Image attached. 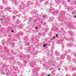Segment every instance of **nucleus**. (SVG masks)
<instances>
[{"mask_svg":"<svg viewBox=\"0 0 76 76\" xmlns=\"http://www.w3.org/2000/svg\"><path fill=\"white\" fill-rule=\"evenodd\" d=\"M48 12H51V13H54L55 12L56 13H58V12L55 10H52L51 9H50L48 11Z\"/></svg>","mask_w":76,"mask_h":76,"instance_id":"f257e3e1","label":"nucleus"},{"mask_svg":"<svg viewBox=\"0 0 76 76\" xmlns=\"http://www.w3.org/2000/svg\"><path fill=\"white\" fill-rule=\"evenodd\" d=\"M50 65H52V66H54L55 64V61L53 60H50Z\"/></svg>","mask_w":76,"mask_h":76,"instance_id":"f03ea898","label":"nucleus"},{"mask_svg":"<svg viewBox=\"0 0 76 76\" xmlns=\"http://www.w3.org/2000/svg\"><path fill=\"white\" fill-rule=\"evenodd\" d=\"M60 55V53H58L57 51H56L55 53V55L56 56H58Z\"/></svg>","mask_w":76,"mask_h":76,"instance_id":"7ed1b4c3","label":"nucleus"},{"mask_svg":"<svg viewBox=\"0 0 76 76\" xmlns=\"http://www.w3.org/2000/svg\"><path fill=\"white\" fill-rule=\"evenodd\" d=\"M11 10V8L9 7L7 8H6L5 9V10Z\"/></svg>","mask_w":76,"mask_h":76,"instance_id":"20e7f679","label":"nucleus"},{"mask_svg":"<svg viewBox=\"0 0 76 76\" xmlns=\"http://www.w3.org/2000/svg\"><path fill=\"white\" fill-rule=\"evenodd\" d=\"M61 58L64 59V56L63 55H61Z\"/></svg>","mask_w":76,"mask_h":76,"instance_id":"39448f33","label":"nucleus"},{"mask_svg":"<svg viewBox=\"0 0 76 76\" xmlns=\"http://www.w3.org/2000/svg\"><path fill=\"white\" fill-rule=\"evenodd\" d=\"M29 21H32V18L31 17H30L29 18Z\"/></svg>","mask_w":76,"mask_h":76,"instance_id":"423d86ee","label":"nucleus"},{"mask_svg":"<svg viewBox=\"0 0 76 76\" xmlns=\"http://www.w3.org/2000/svg\"><path fill=\"white\" fill-rule=\"evenodd\" d=\"M67 60L68 61H70V58H69V57H68L67 58Z\"/></svg>","mask_w":76,"mask_h":76,"instance_id":"0eeeda50","label":"nucleus"},{"mask_svg":"<svg viewBox=\"0 0 76 76\" xmlns=\"http://www.w3.org/2000/svg\"><path fill=\"white\" fill-rule=\"evenodd\" d=\"M20 9H24V7H23V6H22L20 7Z\"/></svg>","mask_w":76,"mask_h":76,"instance_id":"6e6552de","label":"nucleus"},{"mask_svg":"<svg viewBox=\"0 0 76 76\" xmlns=\"http://www.w3.org/2000/svg\"><path fill=\"white\" fill-rule=\"evenodd\" d=\"M46 45H47V44H45L43 45V47H46Z\"/></svg>","mask_w":76,"mask_h":76,"instance_id":"1a4fd4ad","label":"nucleus"},{"mask_svg":"<svg viewBox=\"0 0 76 76\" xmlns=\"http://www.w3.org/2000/svg\"><path fill=\"white\" fill-rule=\"evenodd\" d=\"M73 76H76V73H74V74H73Z\"/></svg>","mask_w":76,"mask_h":76,"instance_id":"9d476101","label":"nucleus"},{"mask_svg":"<svg viewBox=\"0 0 76 76\" xmlns=\"http://www.w3.org/2000/svg\"><path fill=\"white\" fill-rule=\"evenodd\" d=\"M45 15H43V18H45Z\"/></svg>","mask_w":76,"mask_h":76,"instance_id":"9b49d317","label":"nucleus"},{"mask_svg":"<svg viewBox=\"0 0 76 76\" xmlns=\"http://www.w3.org/2000/svg\"><path fill=\"white\" fill-rule=\"evenodd\" d=\"M68 32L70 33V34H71V33H72V31H68Z\"/></svg>","mask_w":76,"mask_h":76,"instance_id":"f8f14e48","label":"nucleus"},{"mask_svg":"<svg viewBox=\"0 0 76 76\" xmlns=\"http://www.w3.org/2000/svg\"><path fill=\"white\" fill-rule=\"evenodd\" d=\"M72 38H71V39H69V41H71V40H72Z\"/></svg>","mask_w":76,"mask_h":76,"instance_id":"ddd939ff","label":"nucleus"},{"mask_svg":"<svg viewBox=\"0 0 76 76\" xmlns=\"http://www.w3.org/2000/svg\"><path fill=\"white\" fill-rule=\"evenodd\" d=\"M59 42H60V44H62L61 43L62 42V41H60Z\"/></svg>","mask_w":76,"mask_h":76,"instance_id":"4468645a","label":"nucleus"},{"mask_svg":"<svg viewBox=\"0 0 76 76\" xmlns=\"http://www.w3.org/2000/svg\"><path fill=\"white\" fill-rule=\"evenodd\" d=\"M74 69L75 70H76V67H74Z\"/></svg>","mask_w":76,"mask_h":76,"instance_id":"2eb2a0df","label":"nucleus"},{"mask_svg":"<svg viewBox=\"0 0 76 76\" xmlns=\"http://www.w3.org/2000/svg\"><path fill=\"white\" fill-rule=\"evenodd\" d=\"M11 32H14V31L13 30H12L11 31Z\"/></svg>","mask_w":76,"mask_h":76,"instance_id":"dca6fc26","label":"nucleus"},{"mask_svg":"<svg viewBox=\"0 0 76 76\" xmlns=\"http://www.w3.org/2000/svg\"><path fill=\"white\" fill-rule=\"evenodd\" d=\"M56 37H58V34H56Z\"/></svg>","mask_w":76,"mask_h":76,"instance_id":"f3484780","label":"nucleus"},{"mask_svg":"<svg viewBox=\"0 0 76 76\" xmlns=\"http://www.w3.org/2000/svg\"><path fill=\"white\" fill-rule=\"evenodd\" d=\"M6 48H7L6 47V46L4 47V48L5 49H6Z\"/></svg>","mask_w":76,"mask_h":76,"instance_id":"a211bd4d","label":"nucleus"},{"mask_svg":"<svg viewBox=\"0 0 76 76\" xmlns=\"http://www.w3.org/2000/svg\"><path fill=\"white\" fill-rule=\"evenodd\" d=\"M1 6L3 7V6H1L0 5V9H1Z\"/></svg>","mask_w":76,"mask_h":76,"instance_id":"6ab92c4d","label":"nucleus"},{"mask_svg":"<svg viewBox=\"0 0 76 76\" xmlns=\"http://www.w3.org/2000/svg\"><path fill=\"white\" fill-rule=\"evenodd\" d=\"M14 13H16V11H14Z\"/></svg>","mask_w":76,"mask_h":76,"instance_id":"aec40b11","label":"nucleus"},{"mask_svg":"<svg viewBox=\"0 0 76 76\" xmlns=\"http://www.w3.org/2000/svg\"><path fill=\"white\" fill-rule=\"evenodd\" d=\"M68 51H69V53H70V50H68Z\"/></svg>","mask_w":76,"mask_h":76,"instance_id":"412c9836","label":"nucleus"},{"mask_svg":"<svg viewBox=\"0 0 76 76\" xmlns=\"http://www.w3.org/2000/svg\"><path fill=\"white\" fill-rule=\"evenodd\" d=\"M21 34H20V35H22V32H21Z\"/></svg>","mask_w":76,"mask_h":76,"instance_id":"4be33fe9","label":"nucleus"},{"mask_svg":"<svg viewBox=\"0 0 76 76\" xmlns=\"http://www.w3.org/2000/svg\"><path fill=\"white\" fill-rule=\"evenodd\" d=\"M36 29H38V27H36Z\"/></svg>","mask_w":76,"mask_h":76,"instance_id":"5701e85b","label":"nucleus"},{"mask_svg":"<svg viewBox=\"0 0 76 76\" xmlns=\"http://www.w3.org/2000/svg\"><path fill=\"white\" fill-rule=\"evenodd\" d=\"M57 2V1L56 0V2L57 3H58V2Z\"/></svg>","mask_w":76,"mask_h":76,"instance_id":"b1692460","label":"nucleus"},{"mask_svg":"<svg viewBox=\"0 0 76 76\" xmlns=\"http://www.w3.org/2000/svg\"><path fill=\"white\" fill-rule=\"evenodd\" d=\"M68 2H70V0H68Z\"/></svg>","mask_w":76,"mask_h":76,"instance_id":"393cba45","label":"nucleus"},{"mask_svg":"<svg viewBox=\"0 0 76 76\" xmlns=\"http://www.w3.org/2000/svg\"><path fill=\"white\" fill-rule=\"evenodd\" d=\"M13 18H15V16H13Z\"/></svg>","mask_w":76,"mask_h":76,"instance_id":"a878e982","label":"nucleus"},{"mask_svg":"<svg viewBox=\"0 0 76 76\" xmlns=\"http://www.w3.org/2000/svg\"><path fill=\"white\" fill-rule=\"evenodd\" d=\"M74 17L76 18V15H75L74 16Z\"/></svg>","mask_w":76,"mask_h":76,"instance_id":"bb28decb","label":"nucleus"},{"mask_svg":"<svg viewBox=\"0 0 76 76\" xmlns=\"http://www.w3.org/2000/svg\"><path fill=\"white\" fill-rule=\"evenodd\" d=\"M53 18H52V21H53Z\"/></svg>","mask_w":76,"mask_h":76,"instance_id":"cd10ccee","label":"nucleus"},{"mask_svg":"<svg viewBox=\"0 0 76 76\" xmlns=\"http://www.w3.org/2000/svg\"><path fill=\"white\" fill-rule=\"evenodd\" d=\"M68 47H71V45H70H70H69V46H68Z\"/></svg>","mask_w":76,"mask_h":76,"instance_id":"c85d7f7f","label":"nucleus"},{"mask_svg":"<svg viewBox=\"0 0 76 76\" xmlns=\"http://www.w3.org/2000/svg\"><path fill=\"white\" fill-rule=\"evenodd\" d=\"M48 76H50V75H48Z\"/></svg>","mask_w":76,"mask_h":76,"instance_id":"c756f323","label":"nucleus"},{"mask_svg":"<svg viewBox=\"0 0 76 76\" xmlns=\"http://www.w3.org/2000/svg\"><path fill=\"white\" fill-rule=\"evenodd\" d=\"M52 39L53 40V39H53V38H52Z\"/></svg>","mask_w":76,"mask_h":76,"instance_id":"7c9ffc66","label":"nucleus"},{"mask_svg":"<svg viewBox=\"0 0 76 76\" xmlns=\"http://www.w3.org/2000/svg\"><path fill=\"white\" fill-rule=\"evenodd\" d=\"M58 70H60V69H58Z\"/></svg>","mask_w":76,"mask_h":76,"instance_id":"2f4dec72","label":"nucleus"},{"mask_svg":"<svg viewBox=\"0 0 76 76\" xmlns=\"http://www.w3.org/2000/svg\"><path fill=\"white\" fill-rule=\"evenodd\" d=\"M50 20H51V18H50Z\"/></svg>","mask_w":76,"mask_h":76,"instance_id":"473e14b6","label":"nucleus"},{"mask_svg":"<svg viewBox=\"0 0 76 76\" xmlns=\"http://www.w3.org/2000/svg\"><path fill=\"white\" fill-rule=\"evenodd\" d=\"M4 73H3V74H4Z\"/></svg>","mask_w":76,"mask_h":76,"instance_id":"72a5a7b5","label":"nucleus"},{"mask_svg":"<svg viewBox=\"0 0 76 76\" xmlns=\"http://www.w3.org/2000/svg\"><path fill=\"white\" fill-rule=\"evenodd\" d=\"M41 14H42V13H41Z\"/></svg>","mask_w":76,"mask_h":76,"instance_id":"f704fd0d","label":"nucleus"},{"mask_svg":"<svg viewBox=\"0 0 76 76\" xmlns=\"http://www.w3.org/2000/svg\"><path fill=\"white\" fill-rule=\"evenodd\" d=\"M13 44V45H14V43H12Z\"/></svg>","mask_w":76,"mask_h":76,"instance_id":"c9c22d12","label":"nucleus"},{"mask_svg":"<svg viewBox=\"0 0 76 76\" xmlns=\"http://www.w3.org/2000/svg\"><path fill=\"white\" fill-rule=\"evenodd\" d=\"M53 15H54V14H53Z\"/></svg>","mask_w":76,"mask_h":76,"instance_id":"e433bc0d","label":"nucleus"},{"mask_svg":"<svg viewBox=\"0 0 76 76\" xmlns=\"http://www.w3.org/2000/svg\"><path fill=\"white\" fill-rule=\"evenodd\" d=\"M2 23H3V22H2Z\"/></svg>","mask_w":76,"mask_h":76,"instance_id":"4c0bfd02","label":"nucleus"},{"mask_svg":"<svg viewBox=\"0 0 76 76\" xmlns=\"http://www.w3.org/2000/svg\"><path fill=\"white\" fill-rule=\"evenodd\" d=\"M53 14V13H52V15Z\"/></svg>","mask_w":76,"mask_h":76,"instance_id":"58836bf2","label":"nucleus"},{"mask_svg":"<svg viewBox=\"0 0 76 76\" xmlns=\"http://www.w3.org/2000/svg\"><path fill=\"white\" fill-rule=\"evenodd\" d=\"M21 76H22V75H21Z\"/></svg>","mask_w":76,"mask_h":76,"instance_id":"ea45409f","label":"nucleus"},{"mask_svg":"<svg viewBox=\"0 0 76 76\" xmlns=\"http://www.w3.org/2000/svg\"><path fill=\"white\" fill-rule=\"evenodd\" d=\"M12 52H13V51H12Z\"/></svg>","mask_w":76,"mask_h":76,"instance_id":"a19ab883","label":"nucleus"},{"mask_svg":"<svg viewBox=\"0 0 76 76\" xmlns=\"http://www.w3.org/2000/svg\"><path fill=\"white\" fill-rule=\"evenodd\" d=\"M35 13H36V12H35Z\"/></svg>","mask_w":76,"mask_h":76,"instance_id":"79ce46f5","label":"nucleus"},{"mask_svg":"<svg viewBox=\"0 0 76 76\" xmlns=\"http://www.w3.org/2000/svg\"><path fill=\"white\" fill-rule=\"evenodd\" d=\"M63 76V75H62V76Z\"/></svg>","mask_w":76,"mask_h":76,"instance_id":"37998d69","label":"nucleus"}]
</instances>
